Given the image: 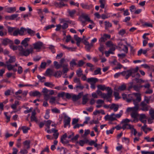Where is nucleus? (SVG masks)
<instances>
[{"instance_id": "37", "label": "nucleus", "mask_w": 154, "mask_h": 154, "mask_svg": "<svg viewBox=\"0 0 154 154\" xmlns=\"http://www.w3.org/2000/svg\"><path fill=\"white\" fill-rule=\"evenodd\" d=\"M21 129L23 130L24 133H26L28 132V130L30 129V128L29 127L24 126L21 127Z\"/></svg>"}, {"instance_id": "27", "label": "nucleus", "mask_w": 154, "mask_h": 154, "mask_svg": "<svg viewBox=\"0 0 154 154\" xmlns=\"http://www.w3.org/2000/svg\"><path fill=\"white\" fill-rule=\"evenodd\" d=\"M106 90L107 91V94L108 96V97H109L110 98L111 97L112 91L111 88L109 87H107V88Z\"/></svg>"}, {"instance_id": "50", "label": "nucleus", "mask_w": 154, "mask_h": 154, "mask_svg": "<svg viewBox=\"0 0 154 154\" xmlns=\"http://www.w3.org/2000/svg\"><path fill=\"white\" fill-rule=\"evenodd\" d=\"M73 81L75 83H77L78 84L81 83L80 79L77 77L74 78Z\"/></svg>"}, {"instance_id": "48", "label": "nucleus", "mask_w": 154, "mask_h": 154, "mask_svg": "<svg viewBox=\"0 0 154 154\" xmlns=\"http://www.w3.org/2000/svg\"><path fill=\"white\" fill-rule=\"evenodd\" d=\"M126 32L125 30L124 29H122L118 32V34L121 35H123Z\"/></svg>"}, {"instance_id": "35", "label": "nucleus", "mask_w": 154, "mask_h": 154, "mask_svg": "<svg viewBox=\"0 0 154 154\" xmlns=\"http://www.w3.org/2000/svg\"><path fill=\"white\" fill-rule=\"evenodd\" d=\"M105 29L106 30H108V28L112 26V24L110 23L109 22L105 21Z\"/></svg>"}, {"instance_id": "6", "label": "nucleus", "mask_w": 154, "mask_h": 154, "mask_svg": "<svg viewBox=\"0 0 154 154\" xmlns=\"http://www.w3.org/2000/svg\"><path fill=\"white\" fill-rule=\"evenodd\" d=\"M98 81L97 79L94 78H88L87 80V81L88 82L91 83V87L93 89H95V87L94 84L95 83Z\"/></svg>"}, {"instance_id": "62", "label": "nucleus", "mask_w": 154, "mask_h": 154, "mask_svg": "<svg viewBox=\"0 0 154 154\" xmlns=\"http://www.w3.org/2000/svg\"><path fill=\"white\" fill-rule=\"evenodd\" d=\"M13 66V65L11 64H7V69L9 71L13 69V68H14V67Z\"/></svg>"}, {"instance_id": "43", "label": "nucleus", "mask_w": 154, "mask_h": 154, "mask_svg": "<svg viewBox=\"0 0 154 154\" xmlns=\"http://www.w3.org/2000/svg\"><path fill=\"white\" fill-rule=\"evenodd\" d=\"M97 87L99 89L101 90L102 91H104L107 88L105 87V85H98Z\"/></svg>"}, {"instance_id": "44", "label": "nucleus", "mask_w": 154, "mask_h": 154, "mask_svg": "<svg viewBox=\"0 0 154 154\" xmlns=\"http://www.w3.org/2000/svg\"><path fill=\"white\" fill-rule=\"evenodd\" d=\"M85 63V62L82 60H79L78 62L77 66L81 67L83 66Z\"/></svg>"}, {"instance_id": "53", "label": "nucleus", "mask_w": 154, "mask_h": 154, "mask_svg": "<svg viewBox=\"0 0 154 154\" xmlns=\"http://www.w3.org/2000/svg\"><path fill=\"white\" fill-rule=\"evenodd\" d=\"M75 88L76 89L79 88L81 90H82L84 88L83 86L81 83H80V84H78V85H77L75 86Z\"/></svg>"}, {"instance_id": "33", "label": "nucleus", "mask_w": 154, "mask_h": 154, "mask_svg": "<svg viewBox=\"0 0 154 154\" xmlns=\"http://www.w3.org/2000/svg\"><path fill=\"white\" fill-rule=\"evenodd\" d=\"M102 98H103L104 99H106L107 101L108 102H111V100H110L109 99V97H108V96L107 94H105L104 93H102L101 94V95Z\"/></svg>"}, {"instance_id": "61", "label": "nucleus", "mask_w": 154, "mask_h": 154, "mask_svg": "<svg viewBox=\"0 0 154 154\" xmlns=\"http://www.w3.org/2000/svg\"><path fill=\"white\" fill-rule=\"evenodd\" d=\"M107 40V38H106L105 36H104V35H103V36L101 37L99 40V41L100 42H105Z\"/></svg>"}, {"instance_id": "39", "label": "nucleus", "mask_w": 154, "mask_h": 154, "mask_svg": "<svg viewBox=\"0 0 154 154\" xmlns=\"http://www.w3.org/2000/svg\"><path fill=\"white\" fill-rule=\"evenodd\" d=\"M101 69L100 68H97V69L95 70L94 72V75H97L98 74H100L101 75Z\"/></svg>"}, {"instance_id": "59", "label": "nucleus", "mask_w": 154, "mask_h": 154, "mask_svg": "<svg viewBox=\"0 0 154 154\" xmlns=\"http://www.w3.org/2000/svg\"><path fill=\"white\" fill-rule=\"evenodd\" d=\"M106 45L109 47H110L113 45L111 41H109L106 43Z\"/></svg>"}, {"instance_id": "52", "label": "nucleus", "mask_w": 154, "mask_h": 154, "mask_svg": "<svg viewBox=\"0 0 154 154\" xmlns=\"http://www.w3.org/2000/svg\"><path fill=\"white\" fill-rule=\"evenodd\" d=\"M114 95L116 99H119L121 98V97H119V94L117 92H114Z\"/></svg>"}, {"instance_id": "23", "label": "nucleus", "mask_w": 154, "mask_h": 154, "mask_svg": "<svg viewBox=\"0 0 154 154\" xmlns=\"http://www.w3.org/2000/svg\"><path fill=\"white\" fill-rule=\"evenodd\" d=\"M8 56L10 57L8 60L6 62L7 64H8L9 63H13L14 62L16 61V58L14 56H11L10 55H9Z\"/></svg>"}, {"instance_id": "13", "label": "nucleus", "mask_w": 154, "mask_h": 154, "mask_svg": "<svg viewBox=\"0 0 154 154\" xmlns=\"http://www.w3.org/2000/svg\"><path fill=\"white\" fill-rule=\"evenodd\" d=\"M80 18H83L86 21L90 22L91 23H94L93 21L90 20L87 14H82Z\"/></svg>"}, {"instance_id": "15", "label": "nucleus", "mask_w": 154, "mask_h": 154, "mask_svg": "<svg viewBox=\"0 0 154 154\" xmlns=\"http://www.w3.org/2000/svg\"><path fill=\"white\" fill-rule=\"evenodd\" d=\"M2 44L5 46L7 45L8 43L13 44V42L8 38L2 39Z\"/></svg>"}, {"instance_id": "31", "label": "nucleus", "mask_w": 154, "mask_h": 154, "mask_svg": "<svg viewBox=\"0 0 154 154\" xmlns=\"http://www.w3.org/2000/svg\"><path fill=\"white\" fill-rule=\"evenodd\" d=\"M88 142V140L86 139L85 140H80L79 142L77 141V143H79V145L81 146H83L85 143H87Z\"/></svg>"}, {"instance_id": "47", "label": "nucleus", "mask_w": 154, "mask_h": 154, "mask_svg": "<svg viewBox=\"0 0 154 154\" xmlns=\"http://www.w3.org/2000/svg\"><path fill=\"white\" fill-rule=\"evenodd\" d=\"M51 111L52 112L56 113H60V111L56 108L51 109Z\"/></svg>"}, {"instance_id": "12", "label": "nucleus", "mask_w": 154, "mask_h": 154, "mask_svg": "<svg viewBox=\"0 0 154 154\" xmlns=\"http://www.w3.org/2000/svg\"><path fill=\"white\" fill-rule=\"evenodd\" d=\"M43 45V43L42 42H38L33 44L34 48H33V49H40L42 48Z\"/></svg>"}, {"instance_id": "9", "label": "nucleus", "mask_w": 154, "mask_h": 154, "mask_svg": "<svg viewBox=\"0 0 154 154\" xmlns=\"http://www.w3.org/2000/svg\"><path fill=\"white\" fill-rule=\"evenodd\" d=\"M130 115L131 117L134 118V120L131 121L132 122H136L138 121L137 117L138 116L139 114L136 112H132L131 113Z\"/></svg>"}, {"instance_id": "17", "label": "nucleus", "mask_w": 154, "mask_h": 154, "mask_svg": "<svg viewBox=\"0 0 154 154\" xmlns=\"http://www.w3.org/2000/svg\"><path fill=\"white\" fill-rule=\"evenodd\" d=\"M132 129H134V126L133 125L126 123L122 125V129L123 130L129 129L132 130Z\"/></svg>"}, {"instance_id": "2", "label": "nucleus", "mask_w": 154, "mask_h": 154, "mask_svg": "<svg viewBox=\"0 0 154 154\" xmlns=\"http://www.w3.org/2000/svg\"><path fill=\"white\" fill-rule=\"evenodd\" d=\"M139 68L138 66H136L135 68H131L130 69L124 71L122 72L116 73L114 75L115 78H117L119 77L120 75L125 76V79H127L128 78L131 76L133 78L135 77L134 73L138 70Z\"/></svg>"}, {"instance_id": "38", "label": "nucleus", "mask_w": 154, "mask_h": 154, "mask_svg": "<svg viewBox=\"0 0 154 154\" xmlns=\"http://www.w3.org/2000/svg\"><path fill=\"white\" fill-rule=\"evenodd\" d=\"M76 60L74 59H72L70 62L69 64L70 66L71 67H73L74 66L77 65V64L76 62Z\"/></svg>"}, {"instance_id": "4", "label": "nucleus", "mask_w": 154, "mask_h": 154, "mask_svg": "<svg viewBox=\"0 0 154 154\" xmlns=\"http://www.w3.org/2000/svg\"><path fill=\"white\" fill-rule=\"evenodd\" d=\"M144 100L142 101L140 105V109L143 111H147L151 108L149 105H148L149 103V99L147 97L145 96Z\"/></svg>"}, {"instance_id": "10", "label": "nucleus", "mask_w": 154, "mask_h": 154, "mask_svg": "<svg viewBox=\"0 0 154 154\" xmlns=\"http://www.w3.org/2000/svg\"><path fill=\"white\" fill-rule=\"evenodd\" d=\"M19 34L20 35H23L24 34L23 33V27L20 28V29H19L14 31L13 33V35L14 36H17Z\"/></svg>"}, {"instance_id": "24", "label": "nucleus", "mask_w": 154, "mask_h": 154, "mask_svg": "<svg viewBox=\"0 0 154 154\" xmlns=\"http://www.w3.org/2000/svg\"><path fill=\"white\" fill-rule=\"evenodd\" d=\"M139 102H136L135 101H134V104L135 106L134 107H132V112H136L139 109V105L138 103Z\"/></svg>"}, {"instance_id": "20", "label": "nucleus", "mask_w": 154, "mask_h": 154, "mask_svg": "<svg viewBox=\"0 0 154 154\" xmlns=\"http://www.w3.org/2000/svg\"><path fill=\"white\" fill-rule=\"evenodd\" d=\"M119 108V105L115 103L112 104L110 106V109H113V111L115 112L118 110Z\"/></svg>"}, {"instance_id": "5", "label": "nucleus", "mask_w": 154, "mask_h": 154, "mask_svg": "<svg viewBox=\"0 0 154 154\" xmlns=\"http://www.w3.org/2000/svg\"><path fill=\"white\" fill-rule=\"evenodd\" d=\"M122 114H115L114 113H112L110 115L107 114L104 117V119L106 121L109 120L111 122L116 120V118H120Z\"/></svg>"}, {"instance_id": "1", "label": "nucleus", "mask_w": 154, "mask_h": 154, "mask_svg": "<svg viewBox=\"0 0 154 154\" xmlns=\"http://www.w3.org/2000/svg\"><path fill=\"white\" fill-rule=\"evenodd\" d=\"M10 48L13 50H16L17 49L19 51V54L20 56H25L27 57L30 54H32L33 51V48L32 47L29 49H25L23 47V46L19 45L18 47L17 46L11 45Z\"/></svg>"}, {"instance_id": "28", "label": "nucleus", "mask_w": 154, "mask_h": 154, "mask_svg": "<svg viewBox=\"0 0 154 154\" xmlns=\"http://www.w3.org/2000/svg\"><path fill=\"white\" fill-rule=\"evenodd\" d=\"M16 10L15 7H10L7 8L6 11L9 13H12Z\"/></svg>"}, {"instance_id": "29", "label": "nucleus", "mask_w": 154, "mask_h": 154, "mask_svg": "<svg viewBox=\"0 0 154 154\" xmlns=\"http://www.w3.org/2000/svg\"><path fill=\"white\" fill-rule=\"evenodd\" d=\"M54 66L55 67L56 69H58L62 67L63 65L60 64H59L57 62L55 61L54 62Z\"/></svg>"}, {"instance_id": "64", "label": "nucleus", "mask_w": 154, "mask_h": 154, "mask_svg": "<svg viewBox=\"0 0 154 154\" xmlns=\"http://www.w3.org/2000/svg\"><path fill=\"white\" fill-rule=\"evenodd\" d=\"M23 69L21 66H19L17 70V72L19 74H21L23 72Z\"/></svg>"}, {"instance_id": "60", "label": "nucleus", "mask_w": 154, "mask_h": 154, "mask_svg": "<svg viewBox=\"0 0 154 154\" xmlns=\"http://www.w3.org/2000/svg\"><path fill=\"white\" fill-rule=\"evenodd\" d=\"M133 88L134 90L137 91H138L140 90V87H139V86L137 85H134L133 86Z\"/></svg>"}, {"instance_id": "8", "label": "nucleus", "mask_w": 154, "mask_h": 154, "mask_svg": "<svg viewBox=\"0 0 154 154\" xmlns=\"http://www.w3.org/2000/svg\"><path fill=\"white\" fill-rule=\"evenodd\" d=\"M71 119L66 116H65L63 122L64 123V127L66 128L67 126H70Z\"/></svg>"}, {"instance_id": "57", "label": "nucleus", "mask_w": 154, "mask_h": 154, "mask_svg": "<svg viewBox=\"0 0 154 154\" xmlns=\"http://www.w3.org/2000/svg\"><path fill=\"white\" fill-rule=\"evenodd\" d=\"M152 92V90L150 88H149L147 89V90L145 91V93L146 94H151Z\"/></svg>"}, {"instance_id": "40", "label": "nucleus", "mask_w": 154, "mask_h": 154, "mask_svg": "<svg viewBox=\"0 0 154 154\" xmlns=\"http://www.w3.org/2000/svg\"><path fill=\"white\" fill-rule=\"evenodd\" d=\"M76 75L78 77H80L82 74V71L81 68H79L76 71Z\"/></svg>"}, {"instance_id": "7", "label": "nucleus", "mask_w": 154, "mask_h": 154, "mask_svg": "<svg viewBox=\"0 0 154 154\" xmlns=\"http://www.w3.org/2000/svg\"><path fill=\"white\" fill-rule=\"evenodd\" d=\"M23 33L24 35L27 33L31 36H32L35 35V31L32 30L30 28H25L23 27Z\"/></svg>"}, {"instance_id": "26", "label": "nucleus", "mask_w": 154, "mask_h": 154, "mask_svg": "<svg viewBox=\"0 0 154 154\" xmlns=\"http://www.w3.org/2000/svg\"><path fill=\"white\" fill-rule=\"evenodd\" d=\"M126 86L125 84H123L121 86L119 87L118 88V90H116V91H124L126 90Z\"/></svg>"}, {"instance_id": "55", "label": "nucleus", "mask_w": 154, "mask_h": 154, "mask_svg": "<svg viewBox=\"0 0 154 154\" xmlns=\"http://www.w3.org/2000/svg\"><path fill=\"white\" fill-rule=\"evenodd\" d=\"M123 66L120 63H118L117 66L115 67L114 69H120L122 68Z\"/></svg>"}, {"instance_id": "63", "label": "nucleus", "mask_w": 154, "mask_h": 154, "mask_svg": "<svg viewBox=\"0 0 154 154\" xmlns=\"http://www.w3.org/2000/svg\"><path fill=\"white\" fill-rule=\"evenodd\" d=\"M115 129V128H112L110 130H107L106 131V133L107 134H112L113 131L114 129Z\"/></svg>"}, {"instance_id": "46", "label": "nucleus", "mask_w": 154, "mask_h": 154, "mask_svg": "<svg viewBox=\"0 0 154 154\" xmlns=\"http://www.w3.org/2000/svg\"><path fill=\"white\" fill-rule=\"evenodd\" d=\"M93 45L92 43L86 46L85 48L88 51H89L91 48L93 46Z\"/></svg>"}, {"instance_id": "25", "label": "nucleus", "mask_w": 154, "mask_h": 154, "mask_svg": "<svg viewBox=\"0 0 154 154\" xmlns=\"http://www.w3.org/2000/svg\"><path fill=\"white\" fill-rule=\"evenodd\" d=\"M30 141L29 140H26L23 143V144L24 146V148L26 149H29L30 148Z\"/></svg>"}, {"instance_id": "36", "label": "nucleus", "mask_w": 154, "mask_h": 154, "mask_svg": "<svg viewBox=\"0 0 154 154\" xmlns=\"http://www.w3.org/2000/svg\"><path fill=\"white\" fill-rule=\"evenodd\" d=\"M149 114L152 119H154V109L151 108L149 110Z\"/></svg>"}, {"instance_id": "30", "label": "nucleus", "mask_w": 154, "mask_h": 154, "mask_svg": "<svg viewBox=\"0 0 154 154\" xmlns=\"http://www.w3.org/2000/svg\"><path fill=\"white\" fill-rule=\"evenodd\" d=\"M99 2L100 4V7L102 8H104L106 3V0H100Z\"/></svg>"}, {"instance_id": "51", "label": "nucleus", "mask_w": 154, "mask_h": 154, "mask_svg": "<svg viewBox=\"0 0 154 154\" xmlns=\"http://www.w3.org/2000/svg\"><path fill=\"white\" fill-rule=\"evenodd\" d=\"M51 121L50 120H48L46 122V123L45 125L48 129H49L50 128V125L51 123Z\"/></svg>"}, {"instance_id": "22", "label": "nucleus", "mask_w": 154, "mask_h": 154, "mask_svg": "<svg viewBox=\"0 0 154 154\" xmlns=\"http://www.w3.org/2000/svg\"><path fill=\"white\" fill-rule=\"evenodd\" d=\"M62 67L63 68V74L66 73L69 71L68 68V64L67 63H65L62 65Z\"/></svg>"}, {"instance_id": "42", "label": "nucleus", "mask_w": 154, "mask_h": 154, "mask_svg": "<svg viewBox=\"0 0 154 154\" xmlns=\"http://www.w3.org/2000/svg\"><path fill=\"white\" fill-rule=\"evenodd\" d=\"M18 15V14H14L11 15L10 16H8L7 17H8L10 19L13 20H14L15 18H17Z\"/></svg>"}, {"instance_id": "11", "label": "nucleus", "mask_w": 154, "mask_h": 154, "mask_svg": "<svg viewBox=\"0 0 154 154\" xmlns=\"http://www.w3.org/2000/svg\"><path fill=\"white\" fill-rule=\"evenodd\" d=\"M83 95V92L79 93L78 95L74 94L72 97V100L73 101L75 102L80 99L81 98V96Z\"/></svg>"}, {"instance_id": "21", "label": "nucleus", "mask_w": 154, "mask_h": 154, "mask_svg": "<svg viewBox=\"0 0 154 154\" xmlns=\"http://www.w3.org/2000/svg\"><path fill=\"white\" fill-rule=\"evenodd\" d=\"M30 95L33 97H40L42 95L38 91H35L30 93Z\"/></svg>"}, {"instance_id": "18", "label": "nucleus", "mask_w": 154, "mask_h": 154, "mask_svg": "<svg viewBox=\"0 0 154 154\" xmlns=\"http://www.w3.org/2000/svg\"><path fill=\"white\" fill-rule=\"evenodd\" d=\"M80 5L82 8L84 9H86L88 10H90L93 7V5L91 4L88 5L87 4L82 3L80 4Z\"/></svg>"}, {"instance_id": "45", "label": "nucleus", "mask_w": 154, "mask_h": 154, "mask_svg": "<svg viewBox=\"0 0 154 154\" xmlns=\"http://www.w3.org/2000/svg\"><path fill=\"white\" fill-rule=\"evenodd\" d=\"M37 77L39 79L40 81L42 82H45V80L44 79H45V77H41L40 75H37Z\"/></svg>"}, {"instance_id": "34", "label": "nucleus", "mask_w": 154, "mask_h": 154, "mask_svg": "<svg viewBox=\"0 0 154 154\" xmlns=\"http://www.w3.org/2000/svg\"><path fill=\"white\" fill-rule=\"evenodd\" d=\"M88 99L87 98V95H84L82 98V103L83 104H85L88 102Z\"/></svg>"}, {"instance_id": "14", "label": "nucleus", "mask_w": 154, "mask_h": 154, "mask_svg": "<svg viewBox=\"0 0 154 154\" xmlns=\"http://www.w3.org/2000/svg\"><path fill=\"white\" fill-rule=\"evenodd\" d=\"M67 137V135L66 133L64 134L63 136L61 137L60 139V142L63 144H67L69 143V141L68 140H66L64 141V140H65Z\"/></svg>"}, {"instance_id": "19", "label": "nucleus", "mask_w": 154, "mask_h": 154, "mask_svg": "<svg viewBox=\"0 0 154 154\" xmlns=\"http://www.w3.org/2000/svg\"><path fill=\"white\" fill-rule=\"evenodd\" d=\"M67 12L68 13L69 16L70 17L73 18H74L75 15L76 13V11L75 9L70 10L68 9L67 10Z\"/></svg>"}, {"instance_id": "56", "label": "nucleus", "mask_w": 154, "mask_h": 154, "mask_svg": "<svg viewBox=\"0 0 154 154\" xmlns=\"http://www.w3.org/2000/svg\"><path fill=\"white\" fill-rule=\"evenodd\" d=\"M131 120H129L128 119H123L122 121L121 122V123H124V124L130 122H131Z\"/></svg>"}, {"instance_id": "3", "label": "nucleus", "mask_w": 154, "mask_h": 154, "mask_svg": "<svg viewBox=\"0 0 154 154\" xmlns=\"http://www.w3.org/2000/svg\"><path fill=\"white\" fill-rule=\"evenodd\" d=\"M141 100V94L137 93H134L132 94H129L128 95V98L127 102L128 103L131 102L133 101V103L134 101L135 102H140Z\"/></svg>"}, {"instance_id": "32", "label": "nucleus", "mask_w": 154, "mask_h": 154, "mask_svg": "<svg viewBox=\"0 0 154 154\" xmlns=\"http://www.w3.org/2000/svg\"><path fill=\"white\" fill-rule=\"evenodd\" d=\"M62 74V72L60 71H57L56 72H55L54 74V75L56 77L59 78L61 77Z\"/></svg>"}, {"instance_id": "58", "label": "nucleus", "mask_w": 154, "mask_h": 154, "mask_svg": "<svg viewBox=\"0 0 154 154\" xmlns=\"http://www.w3.org/2000/svg\"><path fill=\"white\" fill-rule=\"evenodd\" d=\"M123 45L124 46V48L123 49V50L126 53H127L128 52V47L125 45H123L122 44H121V45Z\"/></svg>"}, {"instance_id": "41", "label": "nucleus", "mask_w": 154, "mask_h": 154, "mask_svg": "<svg viewBox=\"0 0 154 154\" xmlns=\"http://www.w3.org/2000/svg\"><path fill=\"white\" fill-rule=\"evenodd\" d=\"M44 85L45 86L52 88L54 86V85L51 82H46L45 83Z\"/></svg>"}, {"instance_id": "54", "label": "nucleus", "mask_w": 154, "mask_h": 154, "mask_svg": "<svg viewBox=\"0 0 154 154\" xmlns=\"http://www.w3.org/2000/svg\"><path fill=\"white\" fill-rule=\"evenodd\" d=\"M49 152V149L48 146H47L44 149L41 151V154H44V152Z\"/></svg>"}, {"instance_id": "49", "label": "nucleus", "mask_w": 154, "mask_h": 154, "mask_svg": "<svg viewBox=\"0 0 154 154\" xmlns=\"http://www.w3.org/2000/svg\"><path fill=\"white\" fill-rule=\"evenodd\" d=\"M53 72L52 70H51L50 69H47L46 71V73L47 75H51V73Z\"/></svg>"}, {"instance_id": "16", "label": "nucleus", "mask_w": 154, "mask_h": 154, "mask_svg": "<svg viewBox=\"0 0 154 154\" xmlns=\"http://www.w3.org/2000/svg\"><path fill=\"white\" fill-rule=\"evenodd\" d=\"M30 38H26L23 40L21 42V44L26 48L28 45V42H29Z\"/></svg>"}]
</instances>
